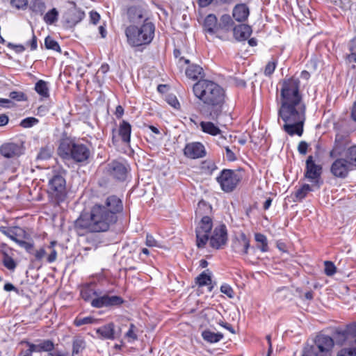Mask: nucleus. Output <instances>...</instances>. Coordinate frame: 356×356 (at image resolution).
<instances>
[{"label": "nucleus", "mask_w": 356, "mask_h": 356, "mask_svg": "<svg viewBox=\"0 0 356 356\" xmlns=\"http://www.w3.org/2000/svg\"><path fill=\"white\" fill-rule=\"evenodd\" d=\"M337 356H356L355 348H343L337 353Z\"/></svg>", "instance_id": "nucleus-56"}, {"label": "nucleus", "mask_w": 356, "mask_h": 356, "mask_svg": "<svg viewBox=\"0 0 356 356\" xmlns=\"http://www.w3.org/2000/svg\"><path fill=\"white\" fill-rule=\"evenodd\" d=\"M166 102L168 104L175 108L179 107V102L175 95L169 94L166 96Z\"/></svg>", "instance_id": "nucleus-52"}, {"label": "nucleus", "mask_w": 356, "mask_h": 356, "mask_svg": "<svg viewBox=\"0 0 356 356\" xmlns=\"http://www.w3.org/2000/svg\"><path fill=\"white\" fill-rule=\"evenodd\" d=\"M308 143L304 140H302L299 143L298 146V151L302 155H305L307 152L308 149Z\"/></svg>", "instance_id": "nucleus-60"}, {"label": "nucleus", "mask_w": 356, "mask_h": 356, "mask_svg": "<svg viewBox=\"0 0 356 356\" xmlns=\"http://www.w3.org/2000/svg\"><path fill=\"white\" fill-rule=\"evenodd\" d=\"M300 80H283L280 89L278 117L284 122L283 130L289 136H302L306 120V106L300 91Z\"/></svg>", "instance_id": "nucleus-1"}, {"label": "nucleus", "mask_w": 356, "mask_h": 356, "mask_svg": "<svg viewBox=\"0 0 356 356\" xmlns=\"http://www.w3.org/2000/svg\"><path fill=\"white\" fill-rule=\"evenodd\" d=\"M45 8V4L42 0H33L31 4L32 10L40 14L44 12Z\"/></svg>", "instance_id": "nucleus-40"}, {"label": "nucleus", "mask_w": 356, "mask_h": 356, "mask_svg": "<svg viewBox=\"0 0 356 356\" xmlns=\"http://www.w3.org/2000/svg\"><path fill=\"white\" fill-rule=\"evenodd\" d=\"M49 192L57 202L65 200L67 193L66 181L63 176L56 173L49 179Z\"/></svg>", "instance_id": "nucleus-7"}, {"label": "nucleus", "mask_w": 356, "mask_h": 356, "mask_svg": "<svg viewBox=\"0 0 356 356\" xmlns=\"http://www.w3.org/2000/svg\"><path fill=\"white\" fill-rule=\"evenodd\" d=\"M26 44V46L30 47L31 51L37 49V38L33 33H32L31 39L29 41H28Z\"/></svg>", "instance_id": "nucleus-61"}, {"label": "nucleus", "mask_w": 356, "mask_h": 356, "mask_svg": "<svg viewBox=\"0 0 356 356\" xmlns=\"http://www.w3.org/2000/svg\"><path fill=\"white\" fill-rule=\"evenodd\" d=\"M58 153L62 159L73 160L76 163L86 162L90 156V150L86 145L69 139L60 141Z\"/></svg>", "instance_id": "nucleus-5"}, {"label": "nucleus", "mask_w": 356, "mask_h": 356, "mask_svg": "<svg viewBox=\"0 0 356 356\" xmlns=\"http://www.w3.org/2000/svg\"><path fill=\"white\" fill-rule=\"evenodd\" d=\"M200 126L203 132L211 136H217L221 133V130L211 122H201Z\"/></svg>", "instance_id": "nucleus-28"}, {"label": "nucleus", "mask_w": 356, "mask_h": 356, "mask_svg": "<svg viewBox=\"0 0 356 356\" xmlns=\"http://www.w3.org/2000/svg\"><path fill=\"white\" fill-rule=\"evenodd\" d=\"M334 159L330 166V172L337 178H346L349 172L353 170V166L344 156H338Z\"/></svg>", "instance_id": "nucleus-9"}, {"label": "nucleus", "mask_w": 356, "mask_h": 356, "mask_svg": "<svg viewBox=\"0 0 356 356\" xmlns=\"http://www.w3.org/2000/svg\"><path fill=\"white\" fill-rule=\"evenodd\" d=\"M195 280V282L199 286H209V291H212L213 286H210L211 284V277L209 270L203 271Z\"/></svg>", "instance_id": "nucleus-26"}, {"label": "nucleus", "mask_w": 356, "mask_h": 356, "mask_svg": "<svg viewBox=\"0 0 356 356\" xmlns=\"http://www.w3.org/2000/svg\"><path fill=\"white\" fill-rule=\"evenodd\" d=\"M220 291L230 298H232L234 296L233 289L227 284H224L220 286Z\"/></svg>", "instance_id": "nucleus-54"}, {"label": "nucleus", "mask_w": 356, "mask_h": 356, "mask_svg": "<svg viewBox=\"0 0 356 356\" xmlns=\"http://www.w3.org/2000/svg\"><path fill=\"white\" fill-rule=\"evenodd\" d=\"M56 244L55 241H52L50 243V245L47 247V249L50 250V253L47 256L46 261L47 263L51 264L56 260L57 258V252L54 248Z\"/></svg>", "instance_id": "nucleus-43"}, {"label": "nucleus", "mask_w": 356, "mask_h": 356, "mask_svg": "<svg viewBox=\"0 0 356 356\" xmlns=\"http://www.w3.org/2000/svg\"><path fill=\"white\" fill-rule=\"evenodd\" d=\"M12 6L17 9H24L27 6V0H11Z\"/></svg>", "instance_id": "nucleus-58"}, {"label": "nucleus", "mask_w": 356, "mask_h": 356, "mask_svg": "<svg viewBox=\"0 0 356 356\" xmlns=\"http://www.w3.org/2000/svg\"><path fill=\"white\" fill-rule=\"evenodd\" d=\"M129 21L133 23L139 24L144 21L146 17L144 16L143 10L139 6H131L127 10Z\"/></svg>", "instance_id": "nucleus-20"}, {"label": "nucleus", "mask_w": 356, "mask_h": 356, "mask_svg": "<svg viewBox=\"0 0 356 356\" xmlns=\"http://www.w3.org/2000/svg\"><path fill=\"white\" fill-rule=\"evenodd\" d=\"M350 147L352 146L349 136L338 133L335 136L332 149L330 152V157L334 159L341 156H346V152Z\"/></svg>", "instance_id": "nucleus-10"}, {"label": "nucleus", "mask_w": 356, "mask_h": 356, "mask_svg": "<svg viewBox=\"0 0 356 356\" xmlns=\"http://www.w3.org/2000/svg\"><path fill=\"white\" fill-rule=\"evenodd\" d=\"M123 210L122 200L116 195L108 196L104 204H96L89 213L81 214L75 221V227L91 233L106 232L118 220Z\"/></svg>", "instance_id": "nucleus-2"}, {"label": "nucleus", "mask_w": 356, "mask_h": 356, "mask_svg": "<svg viewBox=\"0 0 356 356\" xmlns=\"http://www.w3.org/2000/svg\"><path fill=\"white\" fill-rule=\"evenodd\" d=\"M227 242V229L225 225L222 224L216 227L210 237V245L216 249H220Z\"/></svg>", "instance_id": "nucleus-13"}, {"label": "nucleus", "mask_w": 356, "mask_h": 356, "mask_svg": "<svg viewBox=\"0 0 356 356\" xmlns=\"http://www.w3.org/2000/svg\"><path fill=\"white\" fill-rule=\"evenodd\" d=\"M7 47L10 49L14 50L17 54L22 53L25 50V47L22 44H15L13 43L8 42Z\"/></svg>", "instance_id": "nucleus-59"}, {"label": "nucleus", "mask_w": 356, "mask_h": 356, "mask_svg": "<svg viewBox=\"0 0 356 356\" xmlns=\"http://www.w3.org/2000/svg\"><path fill=\"white\" fill-rule=\"evenodd\" d=\"M21 248H23L26 250L27 252L29 254H32L33 251V243L25 241L23 240L17 239L16 241Z\"/></svg>", "instance_id": "nucleus-50"}, {"label": "nucleus", "mask_w": 356, "mask_h": 356, "mask_svg": "<svg viewBox=\"0 0 356 356\" xmlns=\"http://www.w3.org/2000/svg\"><path fill=\"white\" fill-rule=\"evenodd\" d=\"M241 178L240 172L230 169H223L216 177V181L220 184L222 191L230 193L236 188Z\"/></svg>", "instance_id": "nucleus-6"}, {"label": "nucleus", "mask_w": 356, "mask_h": 356, "mask_svg": "<svg viewBox=\"0 0 356 356\" xmlns=\"http://www.w3.org/2000/svg\"><path fill=\"white\" fill-rule=\"evenodd\" d=\"M26 344L33 352L51 351L54 349V343L49 340H46L37 344L27 342Z\"/></svg>", "instance_id": "nucleus-25"}, {"label": "nucleus", "mask_w": 356, "mask_h": 356, "mask_svg": "<svg viewBox=\"0 0 356 356\" xmlns=\"http://www.w3.org/2000/svg\"><path fill=\"white\" fill-rule=\"evenodd\" d=\"M210 232H203L200 231H196V245L198 248H204L208 242L209 237V234Z\"/></svg>", "instance_id": "nucleus-33"}, {"label": "nucleus", "mask_w": 356, "mask_h": 356, "mask_svg": "<svg viewBox=\"0 0 356 356\" xmlns=\"http://www.w3.org/2000/svg\"><path fill=\"white\" fill-rule=\"evenodd\" d=\"M90 21L93 24H96L100 19V15L97 12L92 10L90 12Z\"/></svg>", "instance_id": "nucleus-62"}, {"label": "nucleus", "mask_w": 356, "mask_h": 356, "mask_svg": "<svg viewBox=\"0 0 356 356\" xmlns=\"http://www.w3.org/2000/svg\"><path fill=\"white\" fill-rule=\"evenodd\" d=\"M186 75L193 80L202 77L203 69L198 65H189L186 70Z\"/></svg>", "instance_id": "nucleus-27"}, {"label": "nucleus", "mask_w": 356, "mask_h": 356, "mask_svg": "<svg viewBox=\"0 0 356 356\" xmlns=\"http://www.w3.org/2000/svg\"><path fill=\"white\" fill-rule=\"evenodd\" d=\"M193 91L203 103L201 114L207 118L217 120L225 107L227 96L225 89L213 81L200 79L193 85Z\"/></svg>", "instance_id": "nucleus-3"}, {"label": "nucleus", "mask_w": 356, "mask_h": 356, "mask_svg": "<svg viewBox=\"0 0 356 356\" xmlns=\"http://www.w3.org/2000/svg\"><path fill=\"white\" fill-rule=\"evenodd\" d=\"M0 231L1 233H3L4 235H6L7 237L10 238L12 241H15V243L17 241V239H18L17 238V234L16 233H14L13 231L8 229L6 227H1Z\"/></svg>", "instance_id": "nucleus-53"}, {"label": "nucleus", "mask_w": 356, "mask_h": 356, "mask_svg": "<svg viewBox=\"0 0 356 356\" xmlns=\"http://www.w3.org/2000/svg\"><path fill=\"white\" fill-rule=\"evenodd\" d=\"M250 15L248 6L245 3L236 4L232 11L233 17L239 22H245Z\"/></svg>", "instance_id": "nucleus-18"}, {"label": "nucleus", "mask_w": 356, "mask_h": 356, "mask_svg": "<svg viewBox=\"0 0 356 356\" xmlns=\"http://www.w3.org/2000/svg\"><path fill=\"white\" fill-rule=\"evenodd\" d=\"M346 157L353 166L356 168V145H352L346 152Z\"/></svg>", "instance_id": "nucleus-38"}, {"label": "nucleus", "mask_w": 356, "mask_h": 356, "mask_svg": "<svg viewBox=\"0 0 356 356\" xmlns=\"http://www.w3.org/2000/svg\"><path fill=\"white\" fill-rule=\"evenodd\" d=\"M97 334H115L114 324L111 323L97 329Z\"/></svg>", "instance_id": "nucleus-45"}, {"label": "nucleus", "mask_w": 356, "mask_h": 356, "mask_svg": "<svg viewBox=\"0 0 356 356\" xmlns=\"http://www.w3.org/2000/svg\"><path fill=\"white\" fill-rule=\"evenodd\" d=\"M234 36L238 41H243L247 40L252 33V28L250 26L241 24L233 28Z\"/></svg>", "instance_id": "nucleus-19"}, {"label": "nucleus", "mask_w": 356, "mask_h": 356, "mask_svg": "<svg viewBox=\"0 0 356 356\" xmlns=\"http://www.w3.org/2000/svg\"><path fill=\"white\" fill-rule=\"evenodd\" d=\"M325 269L324 272L326 275L332 276L336 273V266L334 263L330 261H325L324 262Z\"/></svg>", "instance_id": "nucleus-48"}, {"label": "nucleus", "mask_w": 356, "mask_h": 356, "mask_svg": "<svg viewBox=\"0 0 356 356\" xmlns=\"http://www.w3.org/2000/svg\"><path fill=\"white\" fill-rule=\"evenodd\" d=\"M32 254L34 255V257H35L34 260L35 261L41 262L42 261V259H44V258L45 259L47 258L46 256H47V252L45 248H41L39 250L33 251Z\"/></svg>", "instance_id": "nucleus-46"}, {"label": "nucleus", "mask_w": 356, "mask_h": 356, "mask_svg": "<svg viewBox=\"0 0 356 356\" xmlns=\"http://www.w3.org/2000/svg\"><path fill=\"white\" fill-rule=\"evenodd\" d=\"M184 154L187 158L196 159L202 158L206 155L204 146L199 142L190 143L186 145Z\"/></svg>", "instance_id": "nucleus-15"}, {"label": "nucleus", "mask_w": 356, "mask_h": 356, "mask_svg": "<svg viewBox=\"0 0 356 356\" xmlns=\"http://www.w3.org/2000/svg\"><path fill=\"white\" fill-rule=\"evenodd\" d=\"M1 252L3 254L2 263L3 266L10 270H14L17 266L15 260L4 250L2 249Z\"/></svg>", "instance_id": "nucleus-34"}, {"label": "nucleus", "mask_w": 356, "mask_h": 356, "mask_svg": "<svg viewBox=\"0 0 356 356\" xmlns=\"http://www.w3.org/2000/svg\"><path fill=\"white\" fill-rule=\"evenodd\" d=\"M212 219L209 216H205L202 218L195 230L203 232H210L212 229Z\"/></svg>", "instance_id": "nucleus-30"}, {"label": "nucleus", "mask_w": 356, "mask_h": 356, "mask_svg": "<svg viewBox=\"0 0 356 356\" xmlns=\"http://www.w3.org/2000/svg\"><path fill=\"white\" fill-rule=\"evenodd\" d=\"M85 17V13L81 10L72 8L68 9L63 15L64 22L70 27L80 22Z\"/></svg>", "instance_id": "nucleus-17"}, {"label": "nucleus", "mask_w": 356, "mask_h": 356, "mask_svg": "<svg viewBox=\"0 0 356 356\" xmlns=\"http://www.w3.org/2000/svg\"><path fill=\"white\" fill-rule=\"evenodd\" d=\"M58 13L56 8H52L44 17V22L48 24H54L58 19Z\"/></svg>", "instance_id": "nucleus-39"}, {"label": "nucleus", "mask_w": 356, "mask_h": 356, "mask_svg": "<svg viewBox=\"0 0 356 356\" xmlns=\"http://www.w3.org/2000/svg\"><path fill=\"white\" fill-rule=\"evenodd\" d=\"M233 24L234 22L230 15L227 14L222 15L218 24V30L222 29L225 31H229L233 26Z\"/></svg>", "instance_id": "nucleus-31"}, {"label": "nucleus", "mask_w": 356, "mask_h": 356, "mask_svg": "<svg viewBox=\"0 0 356 356\" xmlns=\"http://www.w3.org/2000/svg\"><path fill=\"white\" fill-rule=\"evenodd\" d=\"M254 239L255 241L259 243L260 245H257V248L262 252H266L268 251V245L267 237L261 233L254 234Z\"/></svg>", "instance_id": "nucleus-32"}, {"label": "nucleus", "mask_w": 356, "mask_h": 356, "mask_svg": "<svg viewBox=\"0 0 356 356\" xmlns=\"http://www.w3.org/2000/svg\"><path fill=\"white\" fill-rule=\"evenodd\" d=\"M19 151V145L12 143L4 144L0 148L1 155L8 159H10L18 155Z\"/></svg>", "instance_id": "nucleus-23"}, {"label": "nucleus", "mask_w": 356, "mask_h": 356, "mask_svg": "<svg viewBox=\"0 0 356 356\" xmlns=\"http://www.w3.org/2000/svg\"><path fill=\"white\" fill-rule=\"evenodd\" d=\"M154 24L145 18L140 26L130 25L127 27L125 34L128 42L133 47L149 44L154 37Z\"/></svg>", "instance_id": "nucleus-4"}, {"label": "nucleus", "mask_w": 356, "mask_h": 356, "mask_svg": "<svg viewBox=\"0 0 356 356\" xmlns=\"http://www.w3.org/2000/svg\"><path fill=\"white\" fill-rule=\"evenodd\" d=\"M327 334H356V322L346 325L345 328L340 327H329L326 330Z\"/></svg>", "instance_id": "nucleus-24"}, {"label": "nucleus", "mask_w": 356, "mask_h": 356, "mask_svg": "<svg viewBox=\"0 0 356 356\" xmlns=\"http://www.w3.org/2000/svg\"><path fill=\"white\" fill-rule=\"evenodd\" d=\"M124 300L119 296L97 295L91 300L90 305L95 308L120 307L124 303Z\"/></svg>", "instance_id": "nucleus-11"}, {"label": "nucleus", "mask_w": 356, "mask_h": 356, "mask_svg": "<svg viewBox=\"0 0 356 356\" xmlns=\"http://www.w3.org/2000/svg\"><path fill=\"white\" fill-rule=\"evenodd\" d=\"M107 168L109 175L118 181H124L129 172L128 165L118 161L109 163Z\"/></svg>", "instance_id": "nucleus-14"}, {"label": "nucleus", "mask_w": 356, "mask_h": 356, "mask_svg": "<svg viewBox=\"0 0 356 356\" xmlns=\"http://www.w3.org/2000/svg\"><path fill=\"white\" fill-rule=\"evenodd\" d=\"M98 292L90 289H83L81 291V296L85 301H90L93 299L92 296L97 297Z\"/></svg>", "instance_id": "nucleus-42"}, {"label": "nucleus", "mask_w": 356, "mask_h": 356, "mask_svg": "<svg viewBox=\"0 0 356 356\" xmlns=\"http://www.w3.org/2000/svg\"><path fill=\"white\" fill-rule=\"evenodd\" d=\"M204 31L211 35H213L218 31V24L217 17L213 14L208 15L204 22Z\"/></svg>", "instance_id": "nucleus-21"}, {"label": "nucleus", "mask_w": 356, "mask_h": 356, "mask_svg": "<svg viewBox=\"0 0 356 356\" xmlns=\"http://www.w3.org/2000/svg\"><path fill=\"white\" fill-rule=\"evenodd\" d=\"M227 159L229 161H234L236 159L234 153L229 147H225Z\"/></svg>", "instance_id": "nucleus-64"}, {"label": "nucleus", "mask_w": 356, "mask_h": 356, "mask_svg": "<svg viewBox=\"0 0 356 356\" xmlns=\"http://www.w3.org/2000/svg\"><path fill=\"white\" fill-rule=\"evenodd\" d=\"M322 174V166L316 164L313 156H309L306 160V166L305 170V177L309 181L318 185L319 187V181Z\"/></svg>", "instance_id": "nucleus-12"}, {"label": "nucleus", "mask_w": 356, "mask_h": 356, "mask_svg": "<svg viewBox=\"0 0 356 356\" xmlns=\"http://www.w3.org/2000/svg\"><path fill=\"white\" fill-rule=\"evenodd\" d=\"M85 348V342L83 340L81 339H76L73 341V347H72V356L77 355L82 352V350Z\"/></svg>", "instance_id": "nucleus-41"}, {"label": "nucleus", "mask_w": 356, "mask_h": 356, "mask_svg": "<svg viewBox=\"0 0 356 356\" xmlns=\"http://www.w3.org/2000/svg\"><path fill=\"white\" fill-rule=\"evenodd\" d=\"M119 135L124 144H129L131 140V126L125 120H122L119 126Z\"/></svg>", "instance_id": "nucleus-22"}, {"label": "nucleus", "mask_w": 356, "mask_h": 356, "mask_svg": "<svg viewBox=\"0 0 356 356\" xmlns=\"http://www.w3.org/2000/svg\"><path fill=\"white\" fill-rule=\"evenodd\" d=\"M44 46L47 49L54 50L60 52L61 49L57 41L54 40L51 37L47 36L44 39Z\"/></svg>", "instance_id": "nucleus-36"}, {"label": "nucleus", "mask_w": 356, "mask_h": 356, "mask_svg": "<svg viewBox=\"0 0 356 356\" xmlns=\"http://www.w3.org/2000/svg\"><path fill=\"white\" fill-rule=\"evenodd\" d=\"M39 122V120L34 117H28L23 119L19 125L23 128H31L36 125Z\"/></svg>", "instance_id": "nucleus-44"}, {"label": "nucleus", "mask_w": 356, "mask_h": 356, "mask_svg": "<svg viewBox=\"0 0 356 356\" xmlns=\"http://www.w3.org/2000/svg\"><path fill=\"white\" fill-rule=\"evenodd\" d=\"M204 340L209 343H217L222 339L223 335H202Z\"/></svg>", "instance_id": "nucleus-55"}, {"label": "nucleus", "mask_w": 356, "mask_h": 356, "mask_svg": "<svg viewBox=\"0 0 356 356\" xmlns=\"http://www.w3.org/2000/svg\"><path fill=\"white\" fill-rule=\"evenodd\" d=\"M52 150L49 147H42L36 157L37 161H46L51 158Z\"/></svg>", "instance_id": "nucleus-37"}, {"label": "nucleus", "mask_w": 356, "mask_h": 356, "mask_svg": "<svg viewBox=\"0 0 356 356\" xmlns=\"http://www.w3.org/2000/svg\"><path fill=\"white\" fill-rule=\"evenodd\" d=\"M218 324L220 327H223L225 330H227L230 333L235 334L234 329L229 323L220 321Z\"/></svg>", "instance_id": "nucleus-63"}, {"label": "nucleus", "mask_w": 356, "mask_h": 356, "mask_svg": "<svg viewBox=\"0 0 356 356\" xmlns=\"http://www.w3.org/2000/svg\"><path fill=\"white\" fill-rule=\"evenodd\" d=\"M277 62L275 60L269 61L265 67L264 74L266 76H270L274 72L277 66Z\"/></svg>", "instance_id": "nucleus-51"}, {"label": "nucleus", "mask_w": 356, "mask_h": 356, "mask_svg": "<svg viewBox=\"0 0 356 356\" xmlns=\"http://www.w3.org/2000/svg\"><path fill=\"white\" fill-rule=\"evenodd\" d=\"M35 90L42 97L47 98L49 97L48 83L44 80H39L35 83Z\"/></svg>", "instance_id": "nucleus-29"}, {"label": "nucleus", "mask_w": 356, "mask_h": 356, "mask_svg": "<svg viewBox=\"0 0 356 356\" xmlns=\"http://www.w3.org/2000/svg\"><path fill=\"white\" fill-rule=\"evenodd\" d=\"M312 191V187L309 184H305L296 191L295 196L298 200H302L307 196L308 193Z\"/></svg>", "instance_id": "nucleus-35"}, {"label": "nucleus", "mask_w": 356, "mask_h": 356, "mask_svg": "<svg viewBox=\"0 0 356 356\" xmlns=\"http://www.w3.org/2000/svg\"><path fill=\"white\" fill-rule=\"evenodd\" d=\"M334 343L329 335H316L312 350L315 356H331Z\"/></svg>", "instance_id": "nucleus-8"}, {"label": "nucleus", "mask_w": 356, "mask_h": 356, "mask_svg": "<svg viewBox=\"0 0 356 356\" xmlns=\"http://www.w3.org/2000/svg\"><path fill=\"white\" fill-rule=\"evenodd\" d=\"M250 246V240L245 234L242 232L239 237L233 241L232 248L236 253L241 255H245L248 253Z\"/></svg>", "instance_id": "nucleus-16"}, {"label": "nucleus", "mask_w": 356, "mask_h": 356, "mask_svg": "<svg viewBox=\"0 0 356 356\" xmlns=\"http://www.w3.org/2000/svg\"><path fill=\"white\" fill-rule=\"evenodd\" d=\"M145 244L148 247H160L159 242L151 234H147Z\"/></svg>", "instance_id": "nucleus-57"}, {"label": "nucleus", "mask_w": 356, "mask_h": 356, "mask_svg": "<svg viewBox=\"0 0 356 356\" xmlns=\"http://www.w3.org/2000/svg\"><path fill=\"white\" fill-rule=\"evenodd\" d=\"M9 97L10 99L17 101V102H22V101H26L27 97L23 92L20 91H12L9 94Z\"/></svg>", "instance_id": "nucleus-47"}, {"label": "nucleus", "mask_w": 356, "mask_h": 356, "mask_svg": "<svg viewBox=\"0 0 356 356\" xmlns=\"http://www.w3.org/2000/svg\"><path fill=\"white\" fill-rule=\"evenodd\" d=\"M94 321V318L90 316L86 317H77L74 320V324L76 326H81L83 325L91 324Z\"/></svg>", "instance_id": "nucleus-49"}]
</instances>
